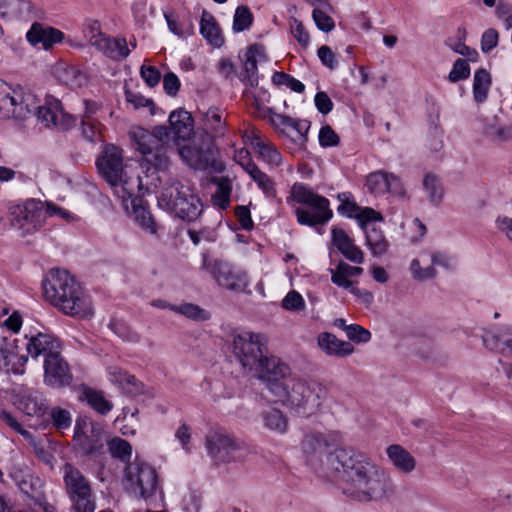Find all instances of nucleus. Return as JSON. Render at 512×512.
<instances>
[{
    "label": "nucleus",
    "instance_id": "nucleus-22",
    "mask_svg": "<svg viewBox=\"0 0 512 512\" xmlns=\"http://www.w3.org/2000/svg\"><path fill=\"white\" fill-rule=\"evenodd\" d=\"M179 155L191 168L196 170H207L214 166V152L210 145H186L179 149Z\"/></svg>",
    "mask_w": 512,
    "mask_h": 512
},
{
    "label": "nucleus",
    "instance_id": "nucleus-30",
    "mask_svg": "<svg viewBox=\"0 0 512 512\" xmlns=\"http://www.w3.org/2000/svg\"><path fill=\"white\" fill-rule=\"evenodd\" d=\"M171 134L182 140L188 139L193 133V119L188 111L179 109L173 111L169 116Z\"/></svg>",
    "mask_w": 512,
    "mask_h": 512
},
{
    "label": "nucleus",
    "instance_id": "nucleus-23",
    "mask_svg": "<svg viewBox=\"0 0 512 512\" xmlns=\"http://www.w3.org/2000/svg\"><path fill=\"white\" fill-rule=\"evenodd\" d=\"M26 37L32 45L41 44L45 50H49L54 44L64 39V34L59 29L35 22L28 30Z\"/></svg>",
    "mask_w": 512,
    "mask_h": 512
},
{
    "label": "nucleus",
    "instance_id": "nucleus-51",
    "mask_svg": "<svg viewBox=\"0 0 512 512\" xmlns=\"http://www.w3.org/2000/svg\"><path fill=\"white\" fill-rule=\"evenodd\" d=\"M470 76V67L466 60L458 58L448 75V79L452 83L467 79Z\"/></svg>",
    "mask_w": 512,
    "mask_h": 512
},
{
    "label": "nucleus",
    "instance_id": "nucleus-40",
    "mask_svg": "<svg viewBox=\"0 0 512 512\" xmlns=\"http://www.w3.org/2000/svg\"><path fill=\"white\" fill-rule=\"evenodd\" d=\"M423 188L429 201L438 205L444 197V187L441 179L434 173H427L423 178Z\"/></svg>",
    "mask_w": 512,
    "mask_h": 512
},
{
    "label": "nucleus",
    "instance_id": "nucleus-3",
    "mask_svg": "<svg viewBox=\"0 0 512 512\" xmlns=\"http://www.w3.org/2000/svg\"><path fill=\"white\" fill-rule=\"evenodd\" d=\"M129 135L144 159L157 169L169 163V152L173 149V137L166 126H156L152 131L135 127Z\"/></svg>",
    "mask_w": 512,
    "mask_h": 512
},
{
    "label": "nucleus",
    "instance_id": "nucleus-17",
    "mask_svg": "<svg viewBox=\"0 0 512 512\" xmlns=\"http://www.w3.org/2000/svg\"><path fill=\"white\" fill-rule=\"evenodd\" d=\"M254 370L260 379L266 381L267 388L272 394H274L276 386H283V383L292 376L286 363L275 356H266L265 354Z\"/></svg>",
    "mask_w": 512,
    "mask_h": 512
},
{
    "label": "nucleus",
    "instance_id": "nucleus-41",
    "mask_svg": "<svg viewBox=\"0 0 512 512\" xmlns=\"http://www.w3.org/2000/svg\"><path fill=\"white\" fill-rule=\"evenodd\" d=\"M83 397L89 406L101 415L108 414L113 408V403L105 398L102 391L87 388L83 392Z\"/></svg>",
    "mask_w": 512,
    "mask_h": 512
},
{
    "label": "nucleus",
    "instance_id": "nucleus-42",
    "mask_svg": "<svg viewBox=\"0 0 512 512\" xmlns=\"http://www.w3.org/2000/svg\"><path fill=\"white\" fill-rule=\"evenodd\" d=\"M54 73L60 82L69 86H80L85 79L83 73L72 65H59Z\"/></svg>",
    "mask_w": 512,
    "mask_h": 512
},
{
    "label": "nucleus",
    "instance_id": "nucleus-28",
    "mask_svg": "<svg viewBox=\"0 0 512 512\" xmlns=\"http://www.w3.org/2000/svg\"><path fill=\"white\" fill-rule=\"evenodd\" d=\"M386 454L392 465L403 473H411L416 468L414 456L399 444L389 445Z\"/></svg>",
    "mask_w": 512,
    "mask_h": 512
},
{
    "label": "nucleus",
    "instance_id": "nucleus-7",
    "mask_svg": "<svg viewBox=\"0 0 512 512\" xmlns=\"http://www.w3.org/2000/svg\"><path fill=\"white\" fill-rule=\"evenodd\" d=\"M65 490L77 512H94L95 501L89 480L73 464L66 463L63 468Z\"/></svg>",
    "mask_w": 512,
    "mask_h": 512
},
{
    "label": "nucleus",
    "instance_id": "nucleus-63",
    "mask_svg": "<svg viewBox=\"0 0 512 512\" xmlns=\"http://www.w3.org/2000/svg\"><path fill=\"white\" fill-rule=\"evenodd\" d=\"M140 72L141 77L150 87H154L159 83L161 76L159 71L155 67L142 66Z\"/></svg>",
    "mask_w": 512,
    "mask_h": 512
},
{
    "label": "nucleus",
    "instance_id": "nucleus-33",
    "mask_svg": "<svg viewBox=\"0 0 512 512\" xmlns=\"http://www.w3.org/2000/svg\"><path fill=\"white\" fill-rule=\"evenodd\" d=\"M202 126L207 134L220 136L225 133L224 112L216 107L209 108L202 117Z\"/></svg>",
    "mask_w": 512,
    "mask_h": 512
},
{
    "label": "nucleus",
    "instance_id": "nucleus-10",
    "mask_svg": "<svg viewBox=\"0 0 512 512\" xmlns=\"http://www.w3.org/2000/svg\"><path fill=\"white\" fill-rule=\"evenodd\" d=\"M9 215L12 225L24 234L40 229L47 219V209L41 200L28 199L23 204L10 206Z\"/></svg>",
    "mask_w": 512,
    "mask_h": 512
},
{
    "label": "nucleus",
    "instance_id": "nucleus-62",
    "mask_svg": "<svg viewBox=\"0 0 512 512\" xmlns=\"http://www.w3.org/2000/svg\"><path fill=\"white\" fill-rule=\"evenodd\" d=\"M318 57L322 64L329 69H334L337 66L336 56L330 47L323 45L318 49Z\"/></svg>",
    "mask_w": 512,
    "mask_h": 512
},
{
    "label": "nucleus",
    "instance_id": "nucleus-39",
    "mask_svg": "<svg viewBox=\"0 0 512 512\" xmlns=\"http://www.w3.org/2000/svg\"><path fill=\"white\" fill-rule=\"evenodd\" d=\"M491 84V75L487 70L479 69L475 72L473 79V96L477 103L486 101Z\"/></svg>",
    "mask_w": 512,
    "mask_h": 512
},
{
    "label": "nucleus",
    "instance_id": "nucleus-49",
    "mask_svg": "<svg viewBox=\"0 0 512 512\" xmlns=\"http://www.w3.org/2000/svg\"><path fill=\"white\" fill-rule=\"evenodd\" d=\"M172 310L194 320H207L209 313L192 303H185L179 306H172Z\"/></svg>",
    "mask_w": 512,
    "mask_h": 512
},
{
    "label": "nucleus",
    "instance_id": "nucleus-27",
    "mask_svg": "<svg viewBox=\"0 0 512 512\" xmlns=\"http://www.w3.org/2000/svg\"><path fill=\"white\" fill-rule=\"evenodd\" d=\"M431 262V266H428L423 269L420 265V261L418 259H413L410 264V271L412 273L413 278L419 281L432 279L437 275V271L434 268V265H439L444 268H449L451 265L450 258L442 252L433 253L431 255Z\"/></svg>",
    "mask_w": 512,
    "mask_h": 512
},
{
    "label": "nucleus",
    "instance_id": "nucleus-60",
    "mask_svg": "<svg viewBox=\"0 0 512 512\" xmlns=\"http://www.w3.org/2000/svg\"><path fill=\"white\" fill-rule=\"evenodd\" d=\"M498 32L495 29L486 30L481 39V49L483 52L488 53L498 44Z\"/></svg>",
    "mask_w": 512,
    "mask_h": 512
},
{
    "label": "nucleus",
    "instance_id": "nucleus-5",
    "mask_svg": "<svg viewBox=\"0 0 512 512\" xmlns=\"http://www.w3.org/2000/svg\"><path fill=\"white\" fill-rule=\"evenodd\" d=\"M273 395L277 401L307 415L314 413L321 404L315 388L292 376L283 383V386H276Z\"/></svg>",
    "mask_w": 512,
    "mask_h": 512
},
{
    "label": "nucleus",
    "instance_id": "nucleus-44",
    "mask_svg": "<svg viewBox=\"0 0 512 512\" xmlns=\"http://www.w3.org/2000/svg\"><path fill=\"white\" fill-rule=\"evenodd\" d=\"M267 198H276L277 189L274 180L258 166L248 174Z\"/></svg>",
    "mask_w": 512,
    "mask_h": 512
},
{
    "label": "nucleus",
    "instance_id": "nucleus-36",
    "mask_svg": "<svg viewBox=\"0 0 512 512\" xmlns=\"http://www.w3.org/2000/svg\"><path fill=\"white\" fill-rule=\"evenodd\" d=\"M132 207V217L134 221L147 233L156 234L158 226L151 212L144 205H142V200H133Z\"/></svg>",
    "mask_w": 512,
    "mask_h": 512
},
{
    "label": "nucleus",
    "instance_id": "nucleus-13",
    "mask_svg": "<svg viewBox=\"0 0 512 512\" xmlns=\"http://www.w3.org/2000/svg\"><path fill=\"white\" fill-rule=\"evenodd\" d=\"M104 431L101 426L88 419L78 418L74 428V441L85 455L100 454L104 448Z\"/></svg>",
    "mask_w": 512,
    "mask_h": 512
},
{
    "label": "nucleus",
    "instance_id": "nucleus-32",
    "mask_svg": "<svg viewBox=\"0 0 512 512\" xmlns=\"http://www.w3.org/2000/svg\"><path fill=\"white\" fill-rule=\"evenodd\" d=\"M96 49L113 60L126 58L130 50L125 38L106 37L101 43H96Z\"/></svg>",
    "mask_w": 512,
    "mask_h": 512
},
{
    "label": "nucleus",
    "instance_id": "nucleus-38",
    "mask_svg": "<svg viewBox=\"0 0 512 512\" xmlns=\"http://www.w3.org/2000/svg\"><path fill=\"white\" fill-rule=\"evenodd\" d=\"M211 181L217 186V190L212 196L213 204L220 209L225 210L230 204L232 182L225 176L214 177Z\"/></svg>",
    "mask_w": 512,
    "mask_h": 512
},
{
    "label": "nucleus",
    "instance_id": "nucleus-19",
    "mask_svg": "<svg viewBox=\"0 0 512 512\" xmlns=\"http://www.w3.org/2000/svg\"><path fill=\"white\" fill-rule=\"evenodd\" d=\"M0 359L8 372L18 375L25 373L28 357L19 354L18 339L12 334L0 336Z\"/></svg>",
    "mask_w": 512,
    "mask_h": 512
},
{
    "label": "nucleus",
    "instance_id": "nucleus-11",
    "mask_svg": "<svg viewBox=\"0 0 512 512\" xmlns=\"http://www.w3.org/2000/svg\"><path fill=\"white\" fill-rule=\"evenodd\" d=\"M202 269L208 271L218 285L226 290L244 292L248 287L246 272L228 262L222 260L212 262L207 254H203Z\"/></svg>",
    "mask_w": 512,
    "mask_h": 512
},
{
    "label": "nucleus",
    "instance_id": "nucleus-45",
    "mask_svg": "<svg viewBox=\"0 0 512 512\" xmlns=\"http://www.w3.org/2000/svg\"><path fill=\"white\" fill-rule=\"evenodd\" d=\"M466 36L465 29H458L457 37L448 38L446 41V45L451 48L455 53L466 56L469 60L474 61L478 56V52L475 49H471L466 46L464 43V39Z\"/></svg>",
    "mask_w": 512,
    "mask_h": 512
},
{
    "label": "nucleus",
    "instance_id": "nucleus-20",
    "mask_svg": "<svg viewBox=\"0 0 512 512\" xmlns=\"http://www.w3.org/2000/svg\"><path fill=\"white\" fill-rule=\"evenodd\" d=\"M366 185L369 191L375 195L390 193L395 197L404 198V186L396 175L383 171H376L368 175Z\"/></svg>",
    "mask_w": 512,
    "mask_h": 512
},
{
    "label": "nucleus",
    "instance_id": "nucleus-35",
    "mask_svg": "<svg viewBox=\"0 0 512 512\" xmlns=\"http://www.w3.org/2000/svg\"><path fill=\"white\" fill-rule=\"evenodd\" d=\"M265 58V50L262 45L254 44L251 45L244 54V70L246 75L244 79H247L252 85L254 84V76L257 73V63L259 60Z\"/></svg>",
    "mask_w": 512,
    "mask_h": 512
},
{
    "label": "nucleus",
    "instance_id": "nucleus-34",
    "mask_svg": "<svg viewBox=\"0 0 512 512\" xmlns=\"http://www.w3.org/2000/svg\"><path fill=\"white\" fill-rule=\"evenodd\" d=\"M366 234V244L369 247L371 253L375 257H379L385 254L389 248V242L386 239L382 230L375 226L369 227L365 224L364 228Z\"/></svg>",
    "mask_w": 512,
    "mask_h": 512
},
{
    "label": "nucleus",
    "instance_id": "nucleus-24",
    "mask_svg": "<svg viewBox=\"0 0 512 512\" xmlns=\"http://www.w3.org/2000/svg\"><path fill=\"white\" fill-rule=\"evenodd\" d=\"M332 242L340 253L349 261L361 264L364 261L363 251L354 244L352 238L341 228L332 229Z\"/></svg>",
    "mask_w": 512,
    "mask_h": 512
},
{
    "label": "nucleus",
    "instance_id": "nucleus-48",
    "mask_svg": "<svg viewBox=\"0 0 512 512\" xmlns=\"http://www.w3.org/2000/svg\"><path fill=\"white\" fill-rule=\"evenodd\" d=\"M83 33L89 44L96 48V43H101L107 35L101 31V25L97 20L89 19L85 22Z\"/></svg>",
    "mask_w": 512,
    "mask_h": 512
},
{
    "label": "nucleus",
    "instance_id": "nucleus-52",
    "mask_svg": "<svg viewBox=\"0 0 512 512\" xmlns=\"http://www.w3.org/2000/svg\"><path fill=\"white\" fill-rule=\"evenodd\" d=\"M50 416L53 425L59 430L69 428L72 423V417L70 412L60 407L52 408Z\"/></svg>",
    "mask_w": 512,
    "mask_h": 512
},
{
    "label": "nucleus",
    "instance_id": "nucleus-6",
    "mask_svg": "<svg viewBox=\"0 0 512 512\" xmlns=\"http://www.w3.org/2000/svg\"><path fill=\"white\" fill-rule=\"evenodd\" d=\"M37 107V96L21 87L13 88L0 80V117L25 120Z\"/></svg>",
    "mask_w": 512,
    "mask_h": 512
},
{
    "label": "nucleus",
    "instance_id": "nucleus-61",
    "mask_svg": "<svg viewBox=\"0 0 512 512\" xmlns=\"http://www.w3.org/2000/svg\"><path fill=\"white\" fill-rule=\"evenodd\" d=\"M235 160L247 174H249L257 167V165L251 159L250 153L246 149L237 151L235 154Z\"/></svg>",
    "mask_w": 512,
    "mask_h": 512
},
{
    "label": "nucleus",
    "instance_id": "nucleus-50",
    "mask_svg": "<svg viewBox=\"0 0 512 512\" xmlns=\"http://www.w3.org/2000/svg\"><path fill=\"white\" fill-rule=\"evenodd\" d=\"M253 22V15L248 7L239 6L237 7L234 19H233V29L236 32H241L248 29Z\"/></svg>",
    "mask_w": 512,
    "mask_h": 512
},
{
    "label": "nucleus",
    "instance_id": "nucleus-55",
    "mask_svg": "<svg viewBox=\"0 0 512 512\" xmlns=\"http://www.w3.org/2000/svg\"><path fill=\"white\" fill-rule=\"evenodd\" d=\"M290 29H291L292 35L294 36V38L298 41V43L301 46L307 47L309 45L310 36L301 21H299L296 18H291L290 19Z\"/></svg>",
    "mask_w": 512,
    "mask_h": 512
},
{
    "label": "nucleus",
    "instance_id": "nucleus-29",
    "mask_svg": "<svg viewBox=\"0 0 512 512\" xmlns=\"http://www.w3.org/2000/svg\"><path fill=\"white\" fill-rule=\"evenodd\" d=\"M110 381L116 384L124 393L129 396H137L143 393V384L120 368L114 367L109 371Z\"/></svg>",
    "mask_w": 512,
    "mask_h": 512
},
{
    "label": "nucleus",
    "instance_id": "nucleus-47",
    "mask_svg": "<svg viewBox=\"0 0 512 512\" xmlns=\"http://www.w3.org/2000/svg\"><path fill=\"white\" fill-rule=\"evenodd\" d=\"M108 449L111 455L123 462H128L132 455L131 445L124 439L115 437L108 441Z\"/></svg>",
    "mask_w": 512,
    "mask_h": 512
},
{
    "label": "nucleus",
    "instance_id": "nucleus-2",
    "mask_svg": "<svg viewBox=\"0 0 512 512\" xmlns=\"http://www.w3.org/2000/svg\"><path fill=\"white\" fill-rule=\"evenodd\" d=\"M43 291L45 298L65 315L84 319L94 314L90 296L65 270L52 269L43 282Z\"/></svg>",
    "mask_w": 512,
    "mask_h": 512
},
{
    "label": "nucleus",
    "instance_id": "nucleus-31",
    "mask_svg": "<svg viewBox=\"0 0 512 512\" xmlns=\"http://www.w3.org/2000/svg\"><path fill=\"white\" fill-rule=\"evenodd\" d=\"M15 404L28 416L40 414L43 408L41 395L28 389H21L15 395Z\"/></svg>",
    "mask_w": 512,
    "mask_h": 512
},
{
    "label": "nucleus",
    "instance_id": "nucleus-15",
    "mask_svg": "<svg viewBox=\"0 0 512 512\" xmlns=\"http://www.w3.org/2000/svg\"><path fill=\"white\" fill-rule=\"evenodd\" d=\"M206 448L209 455L217 462H231L241 458L242 444L231 435L221 432H211L206 437Z\"/></svg>",
    "mask_w": 512,
    "mask_h": 512
},
{
    "label": "nucleus",
    "instance_id": "nucleus-18",
    "mask_svg": "<svg viewBox=\"0 0 512 512\" xmlns=\"http://www.w3.org/2000/svg\"><path fill=\"white\" fill-rule=\"evenodd\" d=\"M71 381L72 374L60 349L44 360V382L47 385L60 388L69 385Z\"/></svg>",
    "mask_w": 512,
    "mask_h": 512
},
{
    "label": "nucleus",
    "instance_id": "nucleus-54",
    "mask_svg": "<svg viewBox=\"0 0 512 512\" xmlns=\"http://www.w3.org/2000/svg\"><path fill=\"white\" fill-rule=\"evenodd\" d=\"M313 20L318 29L324 32H330L335 27V22L326 12L315 8L312 13Z\"/></svg>",
    "mask_w": 512,
    "mask_h": 512
},
{
    "label": "nucleus",
    "instance_id": "nucleus-37",
    "mask_svg": "<svg viewBox=\"0 0 512 512\" xmlns=\"http://www.w3.org/2000/svg\"><path fill=\"white\" fill-rule=\"evenodd\" d=\"M200 32L202 36L214 47H220L224 42L214 17L206 12H203L201 18Z\"/></svg>",
    "mask_w": 512,
    "mask_h": 512
},
{
    "label": "nucleus",
    "instance_id": "nucleus-43",
    "mask_svg": "<svg viewBox=\"0 0 512 512\" xmlns=\"http://www.w3.org/2000/svg\"><path fill=\"white\" fill-rule=\"evenodd\" d=\"M264 425L275 432L284 433L288 427L287 418L276 408H269L262 412Z\"/></svg>",
    "mask_w": 512,
    "mask_h": 512
},
{
    "label": "nucleus",
    "instance_id": "nucleus-46",
    "mask_svg": "<svg viewBox=\"0 0 512 512\" xmlns=\"http://www.w3.org/2000/svg\"><path fill=\"white\" fill-rule=\"evenodd\" d=\"M252 145L265 162L272 165H279L281 163V154L274 145L263 142L259 137L254 138Z\"/></svg>",
    "mask_w": 512,
    "mask_h": 512
},
{
    "label": "nucleus",
    "instance_id": "nucleus-4",
    "mask_svg": "<svg viewBox=\"0 0 512 512\" xmlns=\"http://www.w3.org/2000/svg\"><path fill=\"white\" fill-rule=\"evenodd\" d=\"M291 197L298 203L314 209L297 208V221L301 225L316 226L328 222L332 216L327 198L315 193L312 189L302 183H295L291 188Z\"/></svg>",
    "mask_w": 512,
    "mask_h": 512
},
{
    "label": "nucleus",
    "instance_id": "nucleus-59",
    "mask_svg": "<svg viewBox=\"0 0 512 512\" xmlns=\"http://www.w3.org/2000/svg\"><path fill=\"white\" fill-rule=\"evenodd\" d=\"M488 137L496 141H505L512 138V128L503 126H488L485 130Z\"/></svg>",
    "mask_w": 512,
    "mask_h": 512
},
{
    "label": "nucleus",
    "instance_id": "nucleus-16",
    "mask_svg": "<svg viewBox=\"0 0 512 512\" xmlns=\"http://www.w3.org/2000/svg\"><path fill=\"white\" fill-rule=\"evenodd\" d=\"M99 173L111 185L122 183L124 175L123 153L115 145H106L96 162Z\"/></svg>",
    "mask_w": 512,
    "mask_h": 512
},
{
    "label": "nucleus",
    "instance_id": "nucleus-14",
    "mask_svg": "<svg viewBox=\"0 0 512 512\" xmlns=\"http://www.w3.org/2000/svg\"><path fill=\"white\" fill-rule=\"evenodd\" d=\"M125 479L129 488L142 498L150 497L156 490L157 474L147 463H130L125 469Z\"/></svg>",
    "mask_w": 512,
    "mask_h": 512
},
{
    "label": "nucleus",
    "instance_id": "nucleus-53",
    "mask_svg": "<svg viewBox=\"0 0 512 512\" xmlns=\"http://www.w3.org/2000/svg\"><path fill=\"white\" fill-rule=\"evenodd\" d=\"M282 307L288 311H301L305 308V301L300 293L292 290L282 300Z\"/></svg>",
    "mask_w": 512,
    "mask_h": 512
},
{
    "label": "nucleus",
    "instance_id": "nucleus-58",
    "mask_svg": "<svg viewBox=\"0 0 512 512\" xmlns=\"http://www.w3.org/2000/svg\"><path fill=\"white\" fill-rule=\"evenodd\" d=\"M504 340L505 338L503 336H499L490 332L483 336V343L485 347L500 353H506V349L504 348L503 344Z\"/></svg>",
    "mask_w": 512,
    "mask_h": 512
},
{
    "label": "nucleus",
    "instance_id": "nucleus-56",
    "mask_svg": "<svg viewBox=\"0 0 512 512\" xmlns=\"http://www.w3.org/2000/svg\"><path fill=\"white\" fill-rule=\"evenodd\" d=\"M346 336L351 341L357 343H367L371 339L370 331L358 324H350L347 329Z\"/></svg>",
    "mask_w": 512,
    "mask_h": 512
},
{
    "label": "nucleus",
    "instance_id": "nucleus-64",
    "mask_svg": "<svg viewBox=\"0 0 512 512\" xmlns=\"http://www.w3.org/2000/svg\"><path fill=\"white\" fill-rule=\"evenodd\" d=\"M496 13L499 19L504 21L506 28H512V5L509 3L500 2L496 8Z\"/></svg>",
    "mask_w": 512,
    "mask_h": 512
},
{
    "label": "nucleus",
    "instance_id": "nucleus-25",
    "mask_svg": "<svg viewBox=\"0 0 512 512\" xmlns=\"http://www.w3.org/2000/svg\"><path fill=\"white\" fill-rule=\"evenodd\" d=\"M59 349L60 344L58 340L45 333H38L37 335L32 336L26 344L27 353L32 358L43 356L44 360Z\"/></svg>",
    "mask_w": 512,
    "mask_h": 512
},
{
    "label": "nucleus",
    "instance_id": "nucleus-9",
    "mask_svg": "<svg viewBox=\"0 0 512 512\" xmlns=\"http://www.w3.org/2000/svg\"><path fill=\"white\" fill-rule=\"evenodd\" d=\"M266 338L260 333L243 331L233 335L232 353L242 368L253 371L264 356Z\"/></svg>",
    "mask_w": 512,
    "mask_h": 512
},
{
    "label": "nucleus",
    "instance_id": "nucleus-12",
    "mask_svg": "<svg viewBox=\"0 0 512 512\" xmlns=\"http://www.w3.org/2000/svg\"><path fill=\"white\" fill-rule=\"evenodd\" d=\"M38 121L45 127H54L59 130H68L76 124V118L64 111L60 100L53 96H47L42 104L37 99V107L34 109Z\"/></svg>",
    "mask_w": 512,
    "mask_h": 512
},
{
    "label": "nucleus",
    "instance_id": "nucleus-57",
    "mask_svg": "<svg viewBox=\"0 0 512 512\" xmlns=\"http://www.w3.org/2000/svg\"><path fill=\"white\" fill-rule=\"evenodd\" d=\"M319 142L323 147L336 146L339 143V137L329 125H326L320 129Z\"/></svg>",
    "mask_w": 512,
    "mask_h": 512
},
{
    "label": "nucleus",
    "instance_id": "nucleus-1",
    "mask_svg": "<svg viewBox=\"0 0 512 512\" xmlns=\"http://www.w3.org/2000/svg\"><path fill=\"white\" fill-rule=\"evenodd\" d=\"M305 461L328 477L343 472L342 492L357 502H377L390 497L395 486L390 474L369 457L353 449L338 448L330 452L328 436L306 434L301 442Z\"/></svg>",
    "mask_w": 512,
    "mask_h": 512
},
{
    "label": "nucleus",
    "instance_id": "nucleus-26",
    "mask_svg": "<svg viewBox=\"0 0 512 512\" xmlns=\"http://www.w3.org/2000/svg\"><path fill=\"white\" fill-rule=\"evenodd\" d=\"M319 348L327 355L344 358L354 352L350 342L338 339L334 334L322 332L317 337Z\"/></svg>",
    "mask_w": 512,
    "mask_h": 512
},
{
    "label": "nucleus",
    "instance_id": "nucleus-21",
    "mask_svg": "<svg viewBox=\"0 0 512 512\" xmlns=\"http://www.w3.org/2000/svg\"><path fill=\"white\" fill-rule=\"evenodd\" d=\"M338 199L340 201L338 212L349 218H356L361 228L370 222L383 220L382 215L376 210L358 206L349 193L339 194Z\"/></svg>",
    "mask_w": 512,
    "mask_h": 512
},
{
    "label": "nucleus",
    "instance_id": "nucleus-8",
    "mask_svg": "<svg viewBox=\"0 0 512 512\" xmlns=\"http://www.w3.org/2000/svg\"><path fill=\"white\" fill-rule=\"evenodd\" d=\"M162 198L168 199V206L181 219L196 220L203 210V205L194 190L179 181H173L165 188Z\"/></svg>",
    "mask_w": 512,
    "mask_h": 512
}]
</instances>
